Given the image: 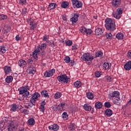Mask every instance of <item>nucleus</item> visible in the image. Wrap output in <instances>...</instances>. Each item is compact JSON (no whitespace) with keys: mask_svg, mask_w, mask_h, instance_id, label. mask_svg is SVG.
Instances as JSON below:
<instances>
[{"mask_svg":"<svg viewBox=\"0 0 131 131\" xmlns=\"http://www.w3.org/2000/svg\"><path fill=\"white\" fill-rule=\"evenodd\" d=\"M20 111L21 113H24V114H29V111L27 110H25L24 108L20 109Z\"/></svg>","mask_w":131,"mask_h":131,"instance_id":"45","label":"nucleus"},{"mask_svg":"<svg viewBox=\"0 0 131 131\" xmlns=\"http://www.w3.org/2000/svg\"><path fill=\"white\" fill-rule=\"evenodd\" d=\"M105 36L107 39H111V38H112L113 35L112 34H111V33H107L105 34Z\"/></svg>","mask_w":131,"mask_h":131,"instance_id":"44","label":"nucleus"},{"mask_svg":"<svg viewBox=\"0 0 131 131\" xmlns=\"http://www.w3.org/2000/svg\"><path fill=\"white\" fill-rule=\"evenodd\" d=\"M114 100L113 101V103L115 104V105H120V98L119 97H116Z\"/></svg>","mask_w":131,"mask_h":131,"instance_id":"28","label":"nucleus"},{"mask_svg":"<svg viewBox=\"0 0 131 131\" xmlns=\"http://www.w3.org/2000/svg\"><path fill=\"white\" fill-rule=\"evenodd\" d=\"M30 25H31L30 28L32 30H34V29L37 27V24L34 23L33 20L30 21Z\"/></svg>","mask_w":131,"mask_h":131,"instance_id":"21","label":"nucleus"},{"mask_svg":"<svg viewBox=\"0 0 131 131\" xmlns=\"http://www.w3.org/2000/svg\"><path fill=\"white\" fill-rule=\"evenodd\" d=\"M72 50L74 51V50H77V47H76V45H75L72 46Z\"/></svg>","mask_w":131,"mask_h":131,"instance_id":"61","label":"nucleus"},{"mask_svg":"<svg viewBox=\"0 0 131 131\" xmlns=\"http://www.w3.org/2000/svg\"><path fill=\"white\" fill-rule=\"evenodd\" d=\"M73 17L70 19V21L72 23H76L78 21V17H79V14L77 13H73L72 14Z\"/></svg>","mask_w":131,"mask_h":131,"instance_id":"10","label":"nucleus"},{"mask_svg":"<svg viewBox=\"0 0 131 131\" xmlns=\"http://www.w3.org/2000/svg\"><path fill=\"white\" fill-rule=\"evenodd\" d=\"M105 114L106 115H112L113 114V112L110 108H107L105 110Z\"/></svg>","mask_w":131,"mask_h":131,"instance_id":"34","label":"nucleus"},{"mask_svg":"<svg viewBox=\"0 0 131 131\" xmlns=\"http://www.w3.org/2000/svg\"><path fill=\"white\" fill-rule=\"evenodd\" d=\"M121 4V0H113L112 2V6L114 8H118V6H120Z\"/></svg>","mask_w":131,"mask_h":131,"instance_id":"11","label":"nucleus"},{"mask_svg":"<svg viewBox=\"0 0 131 131\" xmlns=\"http://www.w3.org/2000/svg\"><path fill=\"white\" fill-rule=\"evenodd\" d=\"M52 126L53 130L57 131L58 129H59V125H58L57 124H54Z\"/></svg>","mask_w":131,"mask_h":131,"instance_id":"41","label":"nucleus"},{"mask_svg":"<svg viewBox=\"0 0 131 131\" xmlns=\"http://www.w3.org/2000/svg\"><path fill=\"white\" fill-rule=\"evenodd\" d=\"M18 91L19 93V95H23V97H24V98H29L28 96H29L30 93L29 91H27V89L24 86L20 87L18 89Z\"/></svg>","mask_w":131,"mask_h":131,"instance_id":"4","label":"nucleus"},{"mask_svg":"<svg viewBox=\"0 0 131 131\" xmlns=\"http://www.w3.org/2000/svg\"><path fill=\"white\" fill-rule=\"evenodd\" d=\"M5 81L7 83H10V82H12L13 81V76H8L5 79Z\"/></svg>","mask_w":131,"mask_h":131,"instance_id":"27","label":"nucleus"},{"mask_svg":"<svg viewBox=\"0 0 131 131\" xmlns=\"http://www.w3.org/2000/svg\"><path fill=\"white\" fill-rule=\"evenodd\" d=\"M122 14V10L121 8H119L115 13H113V16L114 18L116 19H120L121 16H120Z\"/></svg>","mask_w":131,"mask_h":131,"instance_id":"8","label":"nucleus"},{"mask_svg":"<svg viewBox=\"0 0 131 131\" xmlns=\"http://www.w3.org/2000/svg\"><path fill=\"white\" fill-rule=\"evenodd\" d=\"M48 8L50 10H54L57 8V4L56 3H50Z\"/></svg>","mask_w":131,"mask_h":131,"instance_id":"26","label":"nucleus"},{"mask_svg":"<svg viewBox=\"0 0 131 131\" xmlns=\"http://www.w3.org/2000/svg\"><path fill=\"white\" fill-rule=\"evenodd\" d=\"M36 101H37V99L33 98V97L31 98L30 102L33 103L34 106H35V103H36Z\"/></svg>","mask_w":131,"mask_h":131,"instance_id":"47","label":"nucleus"},{"mask_svg":"<svg viewBox=\"0 0 131 131\" xmlns=\"http://www.w3.org/2000/svg\"><path fill=\"white\" fill-rule=\"evenodd\" d=\"M43 40H45V41H48V40H49V35H45L43 36Z\"/></svg>","mask_w":131,"mask_h":131,"instance_id":"51","label":"nucleus"},{"mask_svg":"<svg viewBox=\"0 0 131 131\" xmlns=\"http://www.w3.org/2000/svg\"><path fill=\"white\" fill-rule=\"evenodd\" d=\"M0 51L2 52V54H5L6 51H7V48H6L5 46H0Z\"/></svg>","mask_w":131,"mask_h":131,"instance_id":"37","label":"nucleus"},{"mask_svg":"<svg viewBox=\"0 0 131 131\" xmlns=\"http://www.w3.org/2000/svg\"><path fill=\"white\" fill-rule=\"evenodd\" d=\"M33 106H34V105L32 103V102H30L28 104V107H32Z\"/></svg>","mask_w":131,"mask_h":131,"instance_id":"64","label":"nucleus"},{"mask_svg":"<svg viewBox=\"0 0 131 131\" xmlns=\"http://www.w3.org/2000/svg\"><path fill=\"white\" fill-rule=\"evenodd\" d=\"M103 56V52L101 51H98L95 54V57L96 58H98V57H102Z\"/></svg>","mask_w":131,"mask_h":131,"instance_id":"40","label":"nucleus"},{"mask_svg":"<svg viewBox=\"0 0 131 131\" xmlns=\"http://www.w3.org/2000/svg\"><path fill=\"white\" fill-rule=\"evenodd\" d=\"M32 62H33V61L31 59H29L28 60V63H29L30 64H32Z\"/></svg>","mask_w":131,"mask_h":131,"instance_id":"63","label":"nucleus"},{"mask_svg":"<svg viewBox=\"0 0 131 131\" xmlns=\"http://www.w3.org/2000/svg\"><path fill=\"white\" fill-rule=\"evenodd\" d=\"M66 105V103H62L61 104H59L57 106V109L59 110L60 109H62V108H65V105Z\"/></svg>","mask_w":131,"mask_h":131,"instance_id":"39","label":"nucleus"},{"mask_svg":"<svg viewBox=\"0 0 131 131\" xmlns=\"http://www.w3.org/2000/svg\"><path fill=\"white\" fill-rule=\"evenodd\" d=\"M83 108L85 111H91L92 110V106L90 105L89 104L86 103L84 105Z\"/></svg>","mask_w":131,"mask_h":131,"instance_id":"24","label":"nucleus"},{"mask_svg":"<svg viewBox=\"0 0 131 131\" xmlns=\"http://www.w3.org/2000/svg\"><path fill=\"white\" fill-rule=\"evenodd\" d=\"M105 27L107 30L110 31H114L116 28H115V21L112 19L107 18L105 20Z\"/></svg>","mask_w":131,"mask_h":131,"instance_id":"1","label":"nucleus"},{"mask_svg":"<svg viewBox=\"0 0 131 131\" xmlns=\"http://www.w3.org/2000/svg\"><path fill=\"white\" fill-rule=\"evenodd\" d=\"M47 104L45 100H43V101H41L40 103V111H41V112H43L45 110H46V107H45V105Z\"/></svg>","mask_w":131,"mask_h":131,"instance_id":"17","label":"nucleus"},{"mask_svg":"<svg viewBox=\"0 0 131 131\" xmlns=\"http://www.w3.org/2000/svg\"><path fill=\"white\" fill-rule=\"evenodd\" d=\"M57 79L61 83H68L70 81V78L66 75V74H63L57 77Z\"/></svg>","mask_w":131,"mask_h":131,"instance_id":"3","label":"nucleus"},{"mask_svg":"<svg viewBox=\"0 0 131 131\" xmlns=\"http://www.w3.org/2000/svg\"><path fill=\"white\" fill-rule=\"evenodd\" d=\"M56 72V70L54 69L51 70H48L46 71L44 73V76L45 77H50V76H53L54 75V74Z\"/></svg>","mask_w":131,"mask_h":131,"instance_id":"9","label":"nucleus"},{"mask_svg":"<svg viewBox=\"0 0 131 131\" xmlns=\"http://www.w3.org/2000/svg\"><path fill=\"white\" fill-rule=\"evenodd\" d=\"M21 39V37L19 35H17L15 37V40L16 41H19V40H20Z\"/></svg>","mask_w":131,"mask_h":131,"instance_id":"56","label":"nucleus"},{"mask_svg":"<svg viewBox=\"0 0 131 131\" xmlns=\"http://www.w3.org/2000/svg\"><path fill=\"white\" fill-rule=\"evenodd\" d=\"M110 96L111 98H118L120 96V93L118 91H114Z\"/></svg>","mask_w":131,"mask_h":131,"instance_id":"15","label":"nucleus"},{"mask_svg":"<svg viewBox=\"0 0 131 131\" xmlns=\"http://www.w3.org/2000/svg\"><path fill=\"white\" fill-rule=\"evenodd\" d=\"M103 69L105 70H109L110 68L111 67V63H109L108 62H105L103 64Z\"/></svg>","mask_w":131,"mask_h":131,"instance_id":"22","label":"nucleus"},{"mask_svg":"<svg viewBox=\"0 0 131 131\" xmlns=\"http://www.w3.org/2000/svg\"><path fill=\"white\" fill-rule=\"evenodd\" d=\"M125 70L129 71L131 69V61H129L124 66Z\"/></svg>","mask_w":131,"mask_h":131,"instance_id":"16","label":"nucleus"},{"mask_svg":"<svg viewBox=\"0 0 131 131\" xmlns=\"http://www.w3.org/2000/svg\"><path fill=\"white\" fill-rule=\"evenodd\" d=\"M96 35H102L103 34V30L102 28H97L95 31Z\"/></svg>","mask_w":131,"mask_h":131,"instance_id":"18","label":"nucleus"},{"mask_svg":"<svg viewBox=\"0 0 131 131\" xmlns=\"http://www.w3.org/2000/svg\"><path fill=\"white\" fill-rule=\"evenodd\" d=\"M80 31L81 32V33H85V32L86 31V28L85 27H83L80 29Z\"/></svg>","mask_w":131,"mask_h":131,"instance_id":"52","label":"nucleus"},{"mask_svg":"<svg viewBox=\"0 0 131 131\" xmlns=\"http://www.w3.org/2000/svg\"><path fill=\"white\" fill-rule=\"evenodd\" d=\"M105 78L107 82H111V81H112V80H113V79L110 76H105Z\"/></svg>","mask_w":131,"mask_h":131,"instance_id":"46","label":"nucleus"},{"mask_svg":"<svg viewBox=\"0 0 131 131\" xmlns=\"http://www.w3.org/2000/svg\"><path fill=\"white\" fill-rule=\"evenodd\" d=\"M92 32H93V31L91 29H86V31H85V33L86 34H89V35L90 34H92Z\"/></svg>","mask_w":131,"mask_h":131,"instance_id":"50","label":"nucleus"},{"mask_svg":"<svg viewBox=\"0 0 131 131\" xmlns=\"http://www.w3.org/2000/svg\"><path fill=\"white\" fill-rule=\"evenodd\" d=\"M62 19L64 20V21H67V16L66 15L64 14L62 16Z\"/></svg>","mask_w":131,"mask_h":131,"instance_id":"60","label":"nucleus"},{"mask_svg":"<svg viewBox=\"0 0 131 131\" xmlns=\"http://www.w3.org/2000/svg\"><path fill=\"white\" fill-rule=\"evenodd\" d=\"M26 65H27L26 61L23 59H20L18 61V66H19V67H22V68H24Z\"/></svg>","mask_w":131,"mask_h":131,"instance_id":"14","label":"nucleus"},{"mask_svg":"<svg viewBox=\"0 0 131 131\" xmlns=\"http://www.w3.org/2000/svg\"><path fill=\"white\" fill-rule=\"evenodd\" d=\"M72 3L74 9H79L82 8V3L78 0H72Z\"/></svg>","mask_w":131,"mask_h":131,"instance_id":"7","label":"nucleus"},{"mask_svg":"<svg viewBox=\"0 0 131 131\" xmlns=\"http://www.w3.org/2000/svg\"><path fill=\"white\" fill-rule=\"evenodd\" d=\"M81 59H82L83 61L92 62L93 60H94V56L91 55L90 53H84L81 57Z\"/></svg>","mask_w":131,"mask_h":131,"instance_id":"6","label":"nucleus"},{"mask_svg":"<svg viewBox=\"0 0 131 131\" xmlns=\"http://www.w3.org/2000/svg\"><path fill=\"white\" fill-rule=\"evenodd\" d=\"M3 122H5V121H8V120H9V117H4L3 118H2Z\"/></svg>","mask_w":131,"mask_h":131,"instance_id":"57","label":"nucleus"},{"mask_svg":"<svg viewBox=\"0 0 131 131\" xmlns=\"http://www.w3.org/2000/svg\"><path fill=\"white\" fill-rule=\"evenodd\" d=\"M28 123H29L30 125H34V124H35V121H34L33 118H31L28 120Z\"/></svg>","mask_w":131,"mask_h":131,"instance_id":"33","label":"nucleus"},{"mask_svg":"<svg viewBox=\"0 0 131 131\" xmlns=\"http://www.w3.org/2000/svg\"><path fill=\"white\" fill-rule=\"evenodd\" d=\"M5 123H6V122H2V123H0V126H1V127L4 128V126H5Z\"/></svg>","mask_w":131,"mask_h":131,"instance_id":"62","label":"nucleus"},{"mask_svg":"<svg viewBox=\"0 0 131 131\" xmlns=\"http://www.w3.org/2000/svg\"><path fill=\"white\" fill-rule=\"evenodd\" d=\"M104 106L105 108H110L111 107V103L110 102H106L104 103Z\"/></svg>","mask_w":131,"mask_h":131,"instance_id":"48","label":"nucleus"},{"mask_svg":"<svg viewBox=\"0 0 131 131\" xmlns=\"http://www.w3.org/2000/svg\"><path fill=\"white\" fill-rule=\"evenodd\" d=\"M7 18H8L7 15H5L4 14L0 15V20H5V19H7Z\"/></svg>","mask_w":131,"mask_h":131,"instance_id":"49","label":"nucleus"},{"mask_svg":"<svg viewBox=\"0 0 131 131\" xmlns=\"http://www.w3.org/2000/svg\"><path fill=\"white\" fill-rule=\"evenodd\" d=\"M19 3L20 5H25L27 3L26 0H19Z\"/></svg>","mask_w":131,"mask_h":131,"instance_id":"53","label":"nucleus"},{"mask_svg":"<svg viewBox=\"0 0 131 131\" xmlns=\"http://www.w3.org/2000/svg\"><path fill=\"white\" fill-rule=\"evenodd\" d=\"M66 45H67V46H68L69 47H70L71 46H72V41H71L70 40H68L66 42Z\"/></svg>","mask_w":131,"mask_h":131,"instance_id":"54","label":"nucleus"},{"mask_svg":"<svg viewBox=\"0 0 131 131\" xmlns=\"http://www.w3.org/2000/svg\"><path fill=\"white\" fill-rule=\"evenodd\" d=\"M46 49H47V44L46 43H43L41 46H38V48L32 53L33 58H34L35 60H37V53L40 52V51H45Z\"/></svg>","mask_w":131,"mask_h":131,"instance_id":"2","label":"nucleus"},{"mask_svg":"<svg viewBox=\"0 0 131 131\" xmlns=\"http://www.w3.org/2000/svg\"><path fill=\"white\" fill-rule=\"evenodd\" d=\"M40 97V94L37 92H35L32 95V98L33 99H36L37 100V98H39Z\"/></svg>","mask_w":131,"mask_h":131,"instance_id":"30","label":"nucleus"},{"mask_svg":"<svg viewBox=\"0 0 131 131\" xmlns=\"http://www.w3.org/2000/svg\"><path fill=\"white\" fill-rule=\"evenodd\" d=\"M12 71L11 69V67L5 66L4 67V72H5L6 74H9Z\"/></svg>","mask_w":131,"mask_h":131,"instance_id":"25","label":"nucleus"},{"mask_svg":"<svg viewBox=\"0 0 131 131\" xmlns=\"http://www.w3.org/2000/svg\"><path fill=\"white\" fill-rule=\"evenodd\" d=\"M101 72L100 71H97L95 73V76L96 77H100L101 76Z\"/></svg>","mask_w":131,"mask_h":131,"instance_id":"55","label":"nucleus"},{"mask_svg":"<svg viewBox=\"0 0 131 131\" xmlns=\"http://www.w3.org/2000/svg\"><path fill=\"white\" fill-rule=\"evenodd\" d=\"M37 55L42 58V57H45V56H46V52H45V50H40V52L37 53Z\"/></svg>","mask_w":131,"mask_h":131,"instance_id":"35","label":"nucleus"},{"mask_svg":"<svg viewBox=\"0 0 131 131\" xmlns=\"http://www.w3.org/2000/svg\"><path fill=\"white\" fill-rule=\"evenodd\" d=\"M74 85L75 87L77 89H78L81 86V82L79 81H76L74 82Z\"/></svg>","mask_w":131,"mask_h":131,"instance_id":"32","label":"nucleus"},{"mask_svg":"<svg viewBox=\"0 0 131 131\" xmlns=\"http://www.w3.org/2000/svg\"><path fill=\"white\" fill-rule=\"evenodd\" d=\"M64 60L66 63L70 62V66H73L74 65V61L70 60V57L69 56L65 57Z\"/></svg>","mask_w":131,"mask_h":131,"instance_id":"12","label":"nucleus"},{"mask_svg":"<svg viewBox=\"0 0 131 131\" xmlns=\"http://www.w3.org/2000/svg\"><path fill=\"white\" fill-rule=\"evenodd\" d=\"M127 58H128L129 59H131V50H129L128 52L127 55Z\"/></svg>","mask_w":131,"mask_h":131,"instance_id":"58","label":"nucleus"},{"mask_svg":"<svg viewBox=\"0 0 131 131\" xmlns=\"http://www.w3.org/2000/svg\"><path fill=\"white\" fill-rule=\"evenodd\" d=\"M86 97L90 100H92V99H94V94L91 92H89L86 94Z\"/></svg>","mask_w":131,"mask_h":131,"instance_id":"36","label":"nucleus"},{"mask_svg":"<svg viewBox=\"0 0 131 131\" xmlns=\"http://www.w3.org/2000/svg\"><path fill=\"white\" fill-rule=\"evenodd\" d=\"M68 5H69V3H68V2H64L61 4V6L62 8H63V9H66V8H67V7H68Z\"/></svg>","mask_w":131,"mask_h":131,"instance_id":"38","label":"nucleus"},{"mask_svg":"<svg viewBox=\"0 0 131 131\" xmlns=\"http://www.w3.org/2000/svg\"><path fill=\"white\" fill-rule=\"evenodd\" d=\"M10 31H11V27L6 26L4 29L3 32L5 34H6V33H9Z\"/></svg>","mask_w":131,"mask_h":131,"instance_id":"29","label":"nucleus"},{"mask_svg":"<svg viewBox=\"0 0 131 131\" xmlns=\"http://www.w3.org/2000/svg\"><path fill=\"white\" fill-rule=\"evenodd\" d=\"M95 107L96 109H101L103 107V103L100 101H97L95 104Z\"/></svg>","mask_w":131,"mask_h":131,"instance_id":"23","label":"nucleus"},{"mask_svg":"<svg viewBox=\"0 0 131 131\" xmlns=\"http://www.w3.org/2000/svg\"><path fill=\"white\" fill-rule=\"evenodd\" d=\"M62 118L64 119V120H67V119H68V115L62 116Z\"/></svg>","mask_w":131,"mask_h":131,"instance_id":"59","label":"nucleus"},{"mask_svg":"<svg viewBox=\"0 0 131 131\" xmlns=\"http://www.w3.org/2000/svg\"><path fill=\"white\" fill-rule=\"evenodd\" d=\"M41 95L44 98H49L50 95H49V93L46 90H43L41 92Z\"/></svg>","mask_w":131,"mask_h":131,"instance_id":"20","label":"nucleus"},{"mask_svg":"<svg viewBox=\"0 0 131 131\" xmlns=\"http://www.w3.org/2000/svg\"><path fill=\"white\" fill-rule=\"evenodd\" d=\"M69 128L70 130H74V129H75V124H71L69 125Z\"/></svg>","mask_w":131,"mask_h":131,"instance_id":"43","label":"nucleus"},{"mask_svg":"<svg viewBox=\"0 0 131 131\" xmlns=\"http://www.w3.org/2000/svg\"><path fill=\"white\" fill-rule=\"evenodd\" d=\"M27 70L29 71L30 74H35V68L33 67V66H30Z\"/></svg>","mask_w":131,"mask_h":131,"instance_id":"13","label":"nucleus"},{"mask_svg":"<svg viewBox=\"0 0 131 131\" xmlns=\"http://www.w3.org/2000/svg\"><path fill=\"white\" fill-rule=\"evenodd\" d=\"M123 34L121 32H120L116 35V37L118 39H123Z\"/></svg>","mask_w":131,"mask_h":131,"instance_id":"31","label":"nucleus"},{"mask_svg":"<svg viewBox=\"0 0 131 131\" xmlns=\"http://www.w3.org/2000/svg\"><path fill=\"white\" fill-rule=\"evenodd\" d=\"M61 96H62V93L60 92H57L54 95V98L55 99H59V98H61Z\"/></svg>","mask_w":131,"mask_h":131,"instance_id":"42","label":"nucleus"},{"mask_svg":"<svg viewBox=\"0 0 131 131\" xmlns=\"http://www.w3.org/2000/svg\"><path fill=\"white\" fill-rule=\"evenodd\" d=\"M18 126L15 124L13 121H9L7 124V128L8 131H15L17 129Z\"/></svg>","mask_w":131,"mask_h":131,"instance_id":"5","label":"nucleus"},{"mask_svg":"<svg viewBox=\"0 0 131 131\" xmlns=\"http://www.w3.org/2000/svg\"><path fill=\"white\" fill-rule=\"evenodd\" d=\"M17 109H19V105L15 103L11 105L10 111H12V112H15V111H17Z\"/></svg>","mask_w":131,"mask_h":131,"instance_id":"19","label":"nucleus"}]
</instances>
